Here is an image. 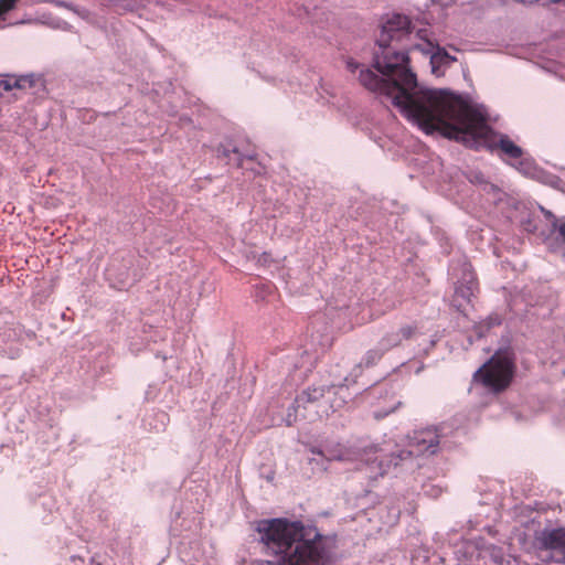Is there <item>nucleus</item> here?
Returning a JSON list of instances; mask_svg holds the SVG:
<instances>
[{
    "label": "nucleus",
    "mask_w": 565,
    "mask_h": 565,
    "mask_svg": "<svg viewBox=\"0 0 565 565\" xmlns=\"http://www.w3.org/2000/svg\"><path fill=\"white\" fill-rule=\"evenodd\" d=\"M328 460H343L344 456L342 454H330L326 457Z\"/></svg>",
    "instance_id": "obj_14"
},
{
    "label": "nucleus",
    "mask_w": 565,
    "mask_h": 565,
    "mask_svg": "<svg viewBox=\"0 0 565 565\" xmlns=\"http://www.w3.org/2000/svg\"><path fill=\"white\" fill-rule=\"evenodd\" d=\"M326 386H312L302 391L297 397L291 406V409L296 414L299 407H306L307 404H313L319 402L326 394Z\"/></svg>",
    "instance_id": "obj_6"
},
{
    "label": "nucleus",
    "mask_w": 565,
    "mask_h": 565,
    "mask_svg": "<svg viewBox=\"0 0 565 565\" xmlns=\"http://www.w3.org/2000/svg\"><path fill=\"white\" fill-rule=\"evenodd\" d=\"M311 451H312L313 454H317V455L323 456V452H322V450H320V449H316V448H313Z\"/></svg>",
    "instance_id": "obj_18"
},
{
    "label": "nucleus",
    "mask_w": 565,
    "mask_h": 565,
    "mask_svg": "<svg viewBox=\"0 0 565 565\" xmlns=\"http://www.w3.org/2000/svg\"><path fill=\"white\" fill-rule=\"evenodd\" d=\"M257 532L268 551L281 555L278 565H329L331 562L328 539L307 530L301 522L262 520Z\"/></svg>",
    "instance_id": "obj_2"
},
{
    "label": "nucleus",
    "mask_w": 565,
    "mask_h": 565,
    "mask_svg": "<svg viewBox=\"0 0 565 565\" xmlns=\"http://www.w3.org/2000/svg\"><path fill=\"white\" fill-rule=\"evenodd\" d=\"M384 353H385L384 350L380 345H379V348L369 350L362 358L359 366L360 367L374 366L382 359Z\"/></svg>",
    "instance_id": "obj_7"
},
{
    "label": "nucleus",
    "mask_w": 565,
    "mask_h": 565,
    "mask_svg": "<svg viewBox=\"0 0 565 565\" xmlns=\"http://www.w3.org/2000/svg\"><path fill=\"white\" fill-rule=\"evenodd\" d=\"M470 279L468 280V285L466 287L459 286L456 288V294L460 295L465 299H469L473 296L475 290L477 289V282L475 281L472 274H469Z\"/></svg>",
    "instance_id": "obj_9"
},
{
    "label": "nucleus",
    "mask_w": 565,
    "mask_h": 565,
    "mask_svg": "<svg viewBox=\"0 0 565 565\" xmlns=\"http://www.w3.org/2000/svg\"><path fill=\"white\" fill-rule=\"evenodd\" d=\"M295 420H296V415L294 414V417H292V414H291V413H288V416H287V424H288V425H291Z\"/></svg>",
    "instance_id": "obj_17"
},
{
    "label": "nucleus",
    "mask_w": 565,
    "mask_h": 565,
    "mask_svg": "<svg viewBox=\"0 0 565 565\" xmlns=\"http://www.w3.org/2000/svg\"><path fill=\"white\" fill-rule=\"evenodd\" d=\"M358 66H359V65H358L354 61H352V60H349V61L347 62V67H348V70H350L351 72H354V71L358 68Z\"/></svg>",
    "instance_id": "obj_15"
},
{
    "label": "nucleus",
    "mask_w": 565,
    "mask_h": 565,
    "mask_svg": "<svg viewBox=\"0 0 565 565\" xmlns=\"http://www.w3.org/2000/svg\"><path fill=\"white\" fill-rule=\"evenodd\" d=\"M402 341L403 337H401L399 332L392 331L381 339L379 345L384 350V352H386L392 348L399 345Z\"/></svg>",
    "instance_id": "obj_8"
},
{
    "label": "nucleus",
    "mask_w": 565,
    "mask_h": 565,
    "mask_svg": "<svg viewBox=\"0 0 565 565\" xmlns=\"http://www.w3.org/2000/svg\"><path fill=\"white\" fill-rule=\"evenodd\" d=\"M558 233H559V235L562 236V238L565 241V223H562V224L558 226Z\"/></svg>",
    "instance_id": "obj_16"
},
{
    "label": "nucleus",
    "mask_w": 565,
    "mask_h": 565,
    "mask_svg": "<svg viewBox=\"0 0 565 565\" xmlns=\"http://www.w3.org/2000/svg\"><path fill=\"white\" fill-rule=\"evenodd\" d=\"M268 254L264 253L263 256L258 259L259 262L264 260L267 262Z\"/></svg>",
    "instance_id": "obj_19"
},
{
    "label": "nucleus",
    "mask_w": 565,
    "mask_h": 565,
    "mask_svg": "<svg viewBox=\"0 0 565 565\" xmlns=\"http://www.w3.org/2000/svg\"><path fill=\"white\" fill-rule=\"evenodd\" d=\"M401 405V402L391 401L387 406H385L383 409H374L373 416L375 419H382L393 413L398 406Z\"/></svg>",
    "instance_id": "obj_10"
},
{
    "label": "nucleus",
    "mask_w": 565,
    "mask_h": 565,
    "mask_svg": "<svg viewBox=\"0 0 565 565\" xmlns=\"http://www.w3.org/2000/svg\"><path fill=\"white\" fill-rule=\"evenodd\" d=\"M19 82L12 78H0V94L2 92H9L13 87H19Z\"/></svg>",
    "instance_id": "obj_11"
},
{
    "label": "nucleus",
    "mask_w": 565,
    "mask_h": 565,
    "mask_svg": "<svg viewBox=\"0 0 565 565\" xmlns=\"http://www.w3.org/2000/svg\"><path fill=\"white\" fill-rule=\"evenodd\" d=\"M18 0H0V18L14 9Z\"/></svg>",
    "instance_id": "obj_12"
},
{
    "label": "nucleus",
    "mask_w": 565,
    "mask_h": 565,
    "mask_svg": "<svg viewBox=\"0 0 565 565\" xmlns=\"http://www.w3.org/2000/svg\"><path fill=\"white\" fill-rule=\"evenodd\" d=\"M411 32L412 23L406 15L393 14L382 24L373 66L383 77L371 70H362L359 76L361 85L391 100L426 134L437 131L473 149L499 148L507 157L519 159L522 149L508 136L494 132L487 117L459 95L448 89L418 87L408 54L393 45L402 42Z\"/></svg>",
    "instance_id": "obj_1"
},
{
    "label": "nucleus",
    "mask_w": 565,
    "mask_h": 565,
    "mask_svg": "<svg viewBox=\"0 0 565 565\" xmlns=\"http://www.w3.org/2000/svg\"><path fill=\"white\" fill-rule=\"evenodd\" d=\"M515 373V358L511 350L497 351L473 374V380L493 393L505 391Z\"/></svg>",
    "instance_id": "obj_3"
},
{
    "label": "nucleus",
    "mask_w": 565,
    "mask_h": 565,
    "mask_svg": "<svg viewBox=\"0 0 565 565\" xmlns=\"http://www.w3.org/2000/svg\"><path fill=\"white\" fill-rule=\"evenodd\" d=\"M534 545L551 553L548 561L565 564V527H545L536 532Z\"/></svg>",
    "instance_id": "obj_4"
},
{
    "label": "nucleus",
    "mask_w": 565,
    "mask_h": 565,
    "mask_svg": "<svg viewBox=\"0 0 565 565\" xmlns=\"http://www.w3.org/2000/svg\"><path fill=\"white\" fill-rule=\"evenodd\" d=\"M396 332H399L401 337H403V340H405L409 339L414 334L415 328L412 326H404Z\"/></svg>",
    "instance_id": "obj_13"
},
{
    "label": "nucleus",
    "mask_w": 565,
    "mask_h": 565,
    "mask_svg": "<svg viewBox=\"0 0 565 565\" xmlns=\"http://www.w3.org/2000/svg\"><path fill=\"white\" fill-rule=\"evenodd\" d=\"M440 437L441 435L439 433V428L435 426L415 430L413 435L409 437V450L401 451V459L405 458L404 455L420 456L425 454H436L439 447Z\"/></svg>",
    "instance_id": "obj_5"
}]
</instances>
